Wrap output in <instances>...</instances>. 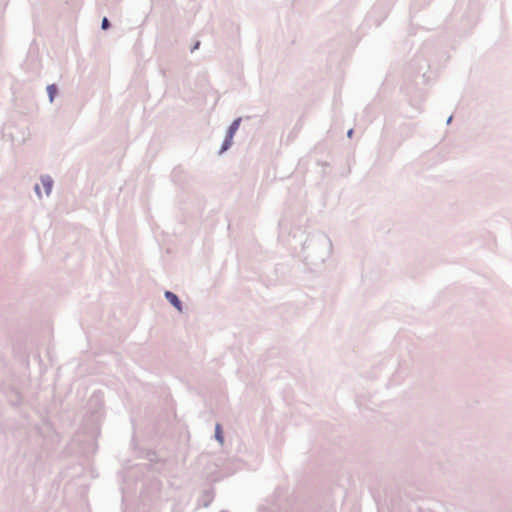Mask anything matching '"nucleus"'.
Instances as JSON below:
<instances>
[{
  "instance_id": "nucleus-4",
  "label": "nucleus",
  "mask_w": 512,
  "mask_h": 512,
  "mask_svg": "<svg viewBox=\"0 0 512 512\" xmlns=\"http://www.w3.org/2000/svg\"><path fill=\"white\" fill-rule=\"evenodd\" d=\"M51 101L53 100L54 94L56 93V86L50 85L47 88Z\"/></svg>"
},
{
  "instance_id": "nucleus-8",
  "label": "nucleus",
  "mask_w": 512,
  "mask_h": 512,
  "mask_svg": "<svg viewBox=\"0 0 512 512\" xmlns=\"http://www.w3.org/2000/svg\"><path fill=\"white\" fill-rule=\"evenodd\" d=\"M35 189H36L37 194L40 196V195H41V193H40L39 187H38V186H36V187H35Z\"/></svg>"
},
{
  "instance_id": "nucleus-6",
  "label": "nucleus",
  "mask_w": 512,
  "mask_h": 512,
  "mask_svg": "<svg viewBox=\"0 0 512 512\" xmlns=\"http://www.w3.org/2000/svg\"><path fill=\"white\" fill-rule=\"evenodd\" d=\"M231 145V139L228 136V138L224 141L221 151H224L228 149V147Z\"/></svg>"
},
{
  "instance_id": "nucleus-1",
  "label": "nucleus",
  "mask_w": 512,
  "mask_h": 512,
  "mask_svg": "<svg viewBox=\"0 0 512 512\" xmlns=\"http://www.w3.org/2000/svg\"><path fill=\"white\" fill-rule=\"evenodd\" d=\"M165 297L175 308H177L179 311L182 310L181 302L174 293H172L170 291H166Z\"/></svg>"
},
{
  "instance_id": "nucleus-5",
  "label": "nucleus",
  "mask_w": 512,
  "mask_h": 512,
  "mask_svg": "<svg viewBox=\"0 0 512 512\" xmlns=\"http://www.w3.org/2000/svg\"><path fill=\"white\" fill-rule=\"evenodd\" d=\"M216 438H217L221 443L223 442V437H222L221 427H220V425H219V424L216 426Z\"/></svg>"
},
{
  "instance_id": "nucleus-2",
  "label": "nucleus",
  "mask_w": 512,
  "mask_h": 512,
  "mask_svg": "<svg viewBox=\"0 0 512 512\" xmlns=\"http://www.w3.org/2000/svg\"><path fill=\"white\" fill-rule=\"evenodd\" d=\"M41 183L44 187L46 194H49L52 189V180L49 177H43Z\"/></svg>"
},
{
  "instance_id": "nucleus-7",
  "label": "nucleus",
  "mask_w": 512,
  "mask_h": 512,
  "mask_svg": "<svg viewBox=\"0 0 512 512\" xmlns=\"http://www.w3.org/2000/svg\"><path fill=\"white\" fill-rule=\"evenodd\" d=\"M101 26L103 29H107L109 27V21L106 17L103 18Z\"/></svg>"
},
{
  "instance_id": "nucleus-3",
  "label": "nucleus",
  "mask_w": 512,
  "mask_h": 512,
  "mask_svg": "<svg viewBox=\"0 0 512 512\" xmlns=\"http://www.w3.org/2000/svg\"><path fill=\"white\" fill-rule=\"evenodd\" d=\"M239 122H240V120H239V119H237V120H235V121L231 124V126H230V128H229V132H228V133H229V135H228V136L230 137V139H232L233 134H234V133H235V131L238 129Z\"/></svg>"
}]
</instances>
